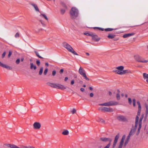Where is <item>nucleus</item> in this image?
<instances>
[{"label": "nucleus", "instance_id": "1", "mask_svg": "<svg viewBox=\"0 0 148 148\" xmlns=\"http://www.w3.org/2000/svg\"><path fill=\"white\" fill-rule=\"evenodd\" d=\"M137 104L138 105V112L137 115L136 116V120H135V127H136L138 123V130L137 132L136 133V135H138L140 132V129L141 127V125H142V119L143 118V115L141 116L140 117V119L139 120V121H138V119H139V117L138 116H140L141 110V107L140 104V103L139 101L137 102Z\"/></svg>", "mask_w": 148, "mask_h": 148}, {"label": "nucleus", "instance_id": "2", "mask_svg": "<svg viewBox=\"0 0 148 148\" xmlns=\"http://www.w3.org/2000/svg\"><path fill=\"white\" fill-rule=\"evenodd\" d=\"M124 66H120L116 67V69L113 70V72H115L116 73L122 75L125 74L127 73H130L131 72L128 70H123Z\"/></svg>", "mask_w": 148, "mask_h": 148}, {"label": "nucleus", "instance_id": "3", "mask_svg": "<svg viewBox=\"0 0 148 148\" xmlns=\"http://www.w3.org/2000/svg\"><path fill=\"white\" fill-rule=\"evenodd\" d=\"M63 46L68 51L76 55H78L77 53L74 50L73 48L66 42H64L63 43Z\"/></svg>", "mask_w": 148, "mask_h": 148}, {"label": "nucleus", "instance_id": "4", "mask_svg": "<svg viewBox=\"0 0 148 148\" xmlns=\"http://www.w3.org/2000/svg\"><path fill=\"white\" fill-rule=\"evenodd\" d=\"M78 11L75 7L72 8L70 11V14L72 18H75L78 15Z\"/></svg>", "mask_w": 148, "mask_h": 148}, {"label": "nucleus", "instance_id": "5", "mask_svg": "<svg viewBox=\"0 0 148 148\" xmlns=\"http://www.w3.org/2000/svg\"><path fill=\"white\" fill-rule=\"evenodd\" d=\"M135 60L139 62L146 63L148 62V60H145L144 58L138 55H136L134 56Z\"/></svg>", "mask_w": 148, "mask_h": 148}, {"label": "nucleus", "instance_id": "6", "mask_svg": "<svg viewBox=\"0 0 148 148\" xmlns=\"http://www.w3.org/2000/svg\"><path fill=\"white\" fill-rule=\"evenodd\" d=\"M118 103L115 101H111L99 104V105L104 106H111L118 105Z\"/></svg>", "mask_w": 148, "mask_h": 148}, {"label": "nucleus", "instance_id": "7", "mask_svg": "<svg viewBox=\"0 0 148 148\" xmlns=\"http://www.w3.org/2000/svg\"><path fill=\"white\" fill-rule=\"evenodd\" d=\"M78 72L79 74L84 77L87 80H89V79L87 77L85 71L82 67H80Z\"/></svg>", "mask_w": 148, "mask_h": 148}, {"label": "nucleus", "instance_id": "8", "mask_svg": "<svg viewBox=\"0 0 148 148\" xmlns=\"http://www.w3.org/2000/svg\"><path fill=\"white\" fill-rule=\"evenodd\" d=\"M98 110L102 111L111 112L113 111V110L111 108L101 107L98 108Z\"/></svg>", "mask_w": 148, "mask_h": 148}, {"label": "nucleus", "instance_id": "9", "mask_svg": "<svg viewBox=\"0 0 148 148\" xmlns=\"http://www.w3.org/2000/svg\"><path fill=\"white\" fill-rule=\"evenodd\" d=\"M125 136L124 135L122 137L120 142H119L118 148H123V145H124V142L125 138Z\"/></svg>", "mask_w": 148, "mask_h": 148}, {"label": "nucleus", "instance_id": "10", "mask_svg": "<svg viewBox=\"0 0 148 148\" xmlns=\"http://www.w3.org/2000/svg\"><path fill=\"white\" fill-rule=\"evenodd\" d=\"M117 119L121 121L125 122L128 121L127 119L125 117L121 115L118 116Z\"/></svg>", "mask_w": 148, "mask_h": 148}, {"label": "nucleus", "instance_id": "11", "mask_svg": "<svg viewBox=\"0 0 148 148\" xmlns=\"http://www.w3.org/2000/svg\"><path fill=\"white\" fill-rule=\"evenodd\" d=\"M120 136V135L119 134H118L116 136H115L114 140V142L113 143V144L112 145V148H114L116 145L117 143L118 142V140L119 139V137Z\"/></svg>", "mask_w": 148, "mask_h": 148}, {"label": "nucleus", "instance_id": "12", "mask_svg": "<svg viewBox=\"0 0 148 148\" xmlns=\"http://www.w3.org/2000/svg\"><path fill=\"white\" fill-rule=\"evenodd\" d=\"M33 128L35 130L39 129L41 127V124L38 122H35L33 124Z\"/></svg>", "mask_w": 148, "mask_h": 148}, {"label": "nucleus", "instance_id": "13", "mask_svg": "<svg viewBox=\"0 0 148 148\" xmlns=\"http://www.w3.org/2000/svg\"><path fill=\"white\" fill-rule=\"evenodd\" d=\"M138 126V123L137 126L136 127H135V126L134 127H133L130 132L129 135L131 136L133 135L134 134V132H135V131L136 130V129L137 128Z\"/></svg>", "mask_w": 148, "mask_h": 148}, {"label": "nucleus", "instance_id": "14", "mask_svg": "<svg viewBox=\"0 0 148 148\" xmlns=\"http://www.w3.org/2000/svg\"><path fill=\"white\" fill-rule=\"evenodd\" d=\"M55 88L63 90L66 89V87L64 85L59 84H56Z\"/></svg>", "mask_w": 148, "mask_h": 148}, {"label": "nucleus", "instance_id": "15", "mask_svg": "<svg viewBox=\"0 0 148 148\" xmlns=\"http://www.w3.org/2000/svg\"><path fill=\"white\" fill-rule=\"evenodd\" d=\"M143 78L144 80L148 83V74L144 73L143 74Z\"/></svg>", "mask_w": 148, "mask_h": 148}, {"label": "nucleus", "instance_id": "16", "mask_svg": "<svg viewBox=\"0 0 148 148\" xmlns=\"http://www.w3.org/2000/svg\"><path fill=\"white\" fill-rule=\"evenodd\" d=\"M31 5L34 8L36 12H39V10L37 5L36 4L34 3H32L31 4Z\"/></svg>", "mask_w": 148, "mask_h": 148}, {"label": "nucleus", "instance_id": "17", "mask_svg": "<svg viewBox=\"0 0 148 148\" xmlns=\"http://www.w3.org/2000/svg\"><path fill=\"white\" fill-rule=\"evenodd\" d=\"M100 139L101 140L104 142L108 141L110 143H111L112 141V139L109 138H100Z\"/></svg>", "mask_w": 148, "mask_h": 148}, {"label": "nucleus", "instance_id": "18", "mask_svg": "<svg viewBox=\"0 0 148 148\" xmlns=\"http://www.w3.org/2000/svg\"><path fill=\"white\" fill-rule=\"evenodd\" d=\"M91 36L92 37V39L94 40L97 41H99L100 40V38H98L97 35H94L92 34Z\"/></svg>", "mask_w": 148, "mask_h": 148}, {"label": "nucleus", "instance_id": "19", "mask_svg": "<svg viewBox=\"0 0 148 148\" xmlns=\"http://www.w3.org/2000/svg\"><path fill=\"white\" fill-rule=\"evenodd\" d=\"M48 85L53 87V88H55L56 84L53 83L51 82H48L47 83Z\"/></svg>", "mask_w": 148, "mask_h": 148}, {"label": "nucleus", "instance_id": "20", "mask_svg": "<svg viewBox=\"0 0 148 148\" xmlns=\"http://www.w3.org/2000/svg\"><path fill=\"white\" fill-rule=\"evenodd\" d=\"M130 136H131L129 135L127 136V138L126 139V140H125V143H124V147H125L126 146V145H127V144Z\"/></svg>", "mask_w": 148, "mask_h": 148}, {"label": "nucleus", "instance_id": "21", "mask_svg": "<svg viewBox=\"0 0 148 148\" xmlns=\"http://www.w3.org/2000/svg\"><path fill=\"white\" fill-rule=\"evenodd\" d=\"M1 67L6 68L7 69L10 70H11L12 69L11 67L3 64Z\"/></svg>", "mask_w": 148, "mask_h": 148}, {"label": "nucleus", "instance_id": "22", "mask_svg": "<svg viewBox=\"0 0 148 148\" xmlns=\"http://www.w3.org/2000/svg\"><path fill=\"white\" fill-rule=\"evenodd\" d=\"M134 34V33H129L126 34L124 35L123 36V37L124 38H126L129 37L133 35Z\"/></svg>", "mask_w": 148, "mask_h": 148}, {"label": "nucleus", "instance_id": "23", "mask_svg": "<svg viewBox=\"0 0 148 148\" xmlns=\"http://www.w3.org/2000/svg\"><path fill=\"white\" fill-rule=\"evenodd\" d=\"M40 16L41 17H43L45 18L46 20L48 21V19L46 15L45 14L43 13H41L40 15Z\"/></svg>", "mask_w": 148, "mask_h": 148}, {"label": "nucleus", "instance_id": "24", "mask_svg": "<svg viewBox=\"0 0 148 148\" xmlns=\"http://www.w3.org/2000/svg\"><path fill=\"white\" fill-rule=\"evenodd\" d=\"M69 133V131L67 130H64L62 133V134L64 135H67Z\"/></svg>", "mask_w": 148, "mask_h": 148}, {"label": "nucleus", "instance_id": "25", "mask_svg": "<svg viewBox=\"0 0 148 148\" xmlns=\"http://www.w3.org/2000/svg\"><path fill=\"white\" fill-rule=\"evenodd\" d=\"M30 69H34L36 70V67L35 65H34L33 63H30Z\"/></svg>", "mask_w": 148, "mask_h": 148}, {"label": "nucleus", "instance_id": "26", "mask_svg": "<svg viewBox=\"0 0 148 148\" xmlns=\"http://www.w3.org/2000/svg\"><path fill=\"white\" fill-rule=\"evenodd\" d=\"M39 21L43 27H45L46 26V24L45 23L44 21H43V20H39Z\"/></svg>", "mask_w": 148, "mask_h": 148}, {"label": "nucleus", "instance_id": "27", "mask_svg": "<svg viewBox=\"0 0 148 148\" xmlns=\"http://www.w3.org/2000/svg\"><path fill=\"white\" fill-rule=\"evenodd\" d=\"M97 121L101 123H104L105 122V121L103 119L101 118H99L98 120H97Z\"/></svg>", "mask_w": 148, "mask_h": 148}, {"label": "nucleus", "instance_id": "28", "mask_svg": "<svg viewBox=\"0 0 148 148\" xmlns=\"http://www.w3.org/2000/svg\"><path fill=\"white\" fill-rule=\"evenodd\" d=\"M115 35L113 34H109L108 36L109 38H113L115 37Z\"/></svg>", "mask_w": 148, "mask_h": 148}, {"label": "nucleus", "instance_id": "29", "mask_svg": "<svg viewBox=\"0 0 148 148\" xmlns=\"http://www.w3.org/2000/svg\"><path fill=\"white\" fill-rule=\"evenodd\" d=\"M43 67H41L40 68V70L39 73V75H41L42 74V72H43Z\"/></svg>", "mask_w": 148, "mask_h": 148}, {"label": "nucleus", "instance_id": "30", "mask_svg": "<svg viewBox=\"0 0 148 148\" xmlns=\"http://www.w3.org/2000/svg\"><path fill=\"white\" fill-rule=\"evenodd\" d=\"M36 55L39 58H41V59H43V57H42L40 56L39 55V54L38 53V52H37V51H34Z\"/></svg>", "mask_w": 148, "mask_h": 148}, {"label": "nucleus", "instance_id": "31", "mask_svg": "<svg viewBox=\"0 0 148 148\" xmlns=\"http://www.w3.org/2000/svg\"><path fill=\"white\" fill-rule=\"evenodd\" d=\"M114 29L113 28H108L105 29V30L106 32L110 31L113 30Z\"/></svg>", "mask_w": 148, "mask_h": 148}, {"label": "nucleus", "instance_id": "32", "mask_svg": "<svg viewBox=\"0 0 148 148\" xmlns=\"http://www.w3.org/2000/svg\"><path fill=\"white\" fill-rule=\"evenodd\" d=\"M145 107L146 108V115H147L148 114V106L147 105H146Z\"/></svg>", "mask_w": 148, "mask_h": 148}, {"label": "nucleus", "instance_id": "33", "mask_svg": "<svg viewBox=\"0 0 148 148\" xmlns=\"http://www.w3.org/2000/svg\"><path fill=\"white\" fill-rule=\"evenodd\" d=\"M48 71V69L46 68L44 70V74L45 75H46L47 74Z\"/></svg>", "mask_w": 148, "mask_h": 148}, {"label": "nucleus", "instance_id": "34", "mask_svg": "<svg viewBox=\"0 0 148 148\" xmlns=\"http://www.w3.org/2000/svg\"><path fill=\"white\" fill-rule=\"evenodd\" d=\"M116 99L117 100H119L120 99V95L119 93L116 94Z\"/></svg>", "mask_w": 148, "mask_h": 148}, {"label": "nucleus", "instance_id": "35", "mask_svg": "<svg viewBox=\"0 0 148 148\" xmlns=\"http://www.w3.org/2000/svg\"><path fill=\"white\" fill-rule=\"evenodd\" d=\"M133 105L134 106H136V100L135 99H133Z\"/></svg>", "mask_w": 148, "mask_h": 148}, {"label": "nucleus", "instance_id": "36", "mask_svg": "<svg viewBox=\"0 0 148 148\" xmlns=\"http://www.w3.org/2000/svg\"><path fill=\"white\" fill-rule=\"evenodd\" d=\"M145 130H146L147 133H148V125H146L145 127Z\"/></svg>", "mask_w": 148, "mask_h": 148}, {"label": "nucleus", "instance_id": "37", "mask_svg": "<svg viewBox=\"0 0 148 148\" xmlns=\"http://www.w3.org/2000/svg\"><path fill=\"white\" fill-rule=\"evenodd\" d=\"M128 100L129 103L130 104H131L132 103V101L131 99L130 98H129L128 99Z\"/></svg>", "mask_w": 148, "mask_h": 148}, {"label": "nucleus", "instance_id": "38", "mask_svg": "<svg viewBox=\"0 0 148 148\" xmlns=\"http://www.w3.org/2000/svg\"><path fill=\"white\" fill-rule=\"evenodd\" d=\"M84 35H85L87 36H92V34H90L89 33H84Z\"/></svg>", "mask_w": 148, "mask_h": 148}, {"label": "nucleus", "instance_id": "39", "mask_svg": "<svg viewBox=\"0 0 148 148\" xmlns=\"http://www.w3.org/2000/svg\"><path fill=\"white\" fill-rule=\"evenodd\" d=\"M56 73V71L55 70H53L52 72V75L53 76H54Z\"/></svg>", "mask_w": 148, "mask_h": 148}, {"label": "nucleus", "instance_id": "40", "mask_svg": "<svg viewBox=\"0 0 148 148\" xmlns=\"http://www.w3.org/2000/svg\"><path fill=\"white\" fill-rule=\"evenodd\" d=\"M65 12V10L64 9H62L61 10V13L63 14H64Z\"/></svg>", "mask_w": 148, "mask_h": 148}, {"label": "nucleus", "instance_id": "41", "mask_svg": "<svg viewBox=\"0 0 148 148\" xmlns=\"http://www.w3.org/2000/svg\"><path fill=\"white\" fill-rule=\"evenodd\" d=\"M111 143H109L104 148H109L110 147V145Z\"/></svg>", "mask_w": 148, "mask_h": 148}, {"label": "nucleus", "instance_id": "42", "mask_svg": "<svg viewBox=\"0 0 148 148\" xmlns=\"http://www.w3.org/2000/svg\"><path fill=\"white\" fill-rule=\"evenodd\" d=\"M15 37L16 38H17L19 37V34L18 33H16V34H15Z\"/></svg>", "mask_w": 148, "mask_h": 148}, {"label": "nucleus", "instance_id": "43", "mask_svg": "<svg viewBox=\"0 0 148 148\" xmlns=\"http://www.w3.org/2000/svg\"><path fill=\"white\" fill-rule=\"evenodd\" d=\"M71 112H72L73 114H74L76 112V110L75 109L73 108V110L71 111Z\"/></svg>", "mask_w": 148, "mask_h": 148}, {"label": "nucleus", "instance_id": "44", "mask_svg": "<svg viewBox=\"0 0 148 148\" xmlns=\"http://www.w3.org/2000/svg\"><path fill=\"white\" fill-rule=\"evenodd\" d=\"M20 60L19 59H17L16 61V62L17 64H19L20 62Z\"/></svg>", "mask_w": 148, "mask_h": 148}, {"label": "nucleus", "instance_id": "45", "mask_svg": "<svg viewBox=\"0 0 148 148\" xmlns=\"http://www.w3.org/2000/svg\"><path fill=\"white\" fill-rule=\"evenodd\" d=\"M36 64L38 65L39 66L40 64V62L39 60H37L36 61Z\"/></svg>", "mask_w": 148, "mask_h": 148}, {"label": "nucleus", "instance_id": "46", "mask_svg": "<svg viewBox=\"0 0 148 148\" xmlns=\"http://www.w3.org/2000/svg\"><path fill=\"white\" fill-rule=\"evenodd\" d=\"M5 52H4L2 54V58H3L5 57Z\"/></svg>", "mask_w": 148, "mask_h": 148}, {"label": "nucleus", "instance_id": "47", "mask_svg": "<svg viewBox=\"0 0 148 148\" xmlns=\"http://www.w3.org/2000/svg\"><path fill=\"white\" fill-rule=\"evenodd\" d=\"M12 52L11 51H10L9 52V53L8 54V57L9 58L11 56V55H12Z\"/></svg>", "mask_w": 148, "mask_h": 148}, {"label": "nucleus", "instance_id": "48", "mask_svg": "<svg viewBox=\"0 0 148 148\" xmlns=\"http://www.w3.org/2000/svg\"><path fill=\"white\" fill-rule=\"evenodd\" d=\"M74 83V80H72L71 82V84L72 85H73Z\"/></svg>", "mask_w": 148, "mask_h": 148}, {"label": "nucleus", "instance_id": "49", "mask_svg": "<svg viewBox=\"0 0 148 148\" xmlns=\"http://www.w3.org/2000/svg\"><path fill=\"white\" fill-rule=\"evenodd\" d=\"M94 94L93 93H91L90 94V97H92L93 96Z\"/></svg>", "mask_w": 148, "mask_h": 148}, {"label": "nucleus", "instance_id": "50", "mask_svg": "<svg viewBox=\"0 0 148 148\" xmlns=\"http://www.w3.org/2000/svg\"><path fill=\"white\" fill-rule=\"evenodd\" d=\"M30 146H24L23 147V148H30Z\"/></svg>", "mask_w": 148, "mask_h": 148}, {"label": "nucleus", "instance_id": "51", "mask_svg": "<svg viewBox=\"0 0 148 148\" xmlns=\"http://www.w3.org/2000/svg\"><path fill=\"white\" fill-rule=\"evenodd\" d=\"M97 28H98L99 30H101L102 31H103V28H99V27H97Z\"/></svg>", "mask_w": 148, "mask_h": 148}, {"label": "nucleus", "instance_id": "52", "mask_svg": "<svg viewBox=\"0 0 148 148\" xmlns=\"http://www.w3.org/2000/svg\"><path fill=\"white\" fill-rule=\"evenodd\" d=\"M68 79V78L67 77H65L64 79V81L65 82H66Z\"/></svg>", "mask_w": 148, "mask_h": 148}, {"label": "nucleus", "instance_id": "53", "mask_svg": "<svg viewBox=\"0 0 148 148\" xmlns=\"http://www.w3.org/2000/svg\"><path fill=\"white\" fill-rule=\"evenodd\" d=\"M64 71V70L63 69H61L60 71V73H62Z\"/></svg>", "mask_w": 148, "mask_h": 148}, {"label": "nucleus", "instance_id": "54", "mask_svg": "<svg viewBox=\"0 0 148 148\" xmlns=\"http://www.w3.org/2000/svg\"><path fill=\"white\" fill-rule=\"evenodd\" d=\"M80 90H81L82 91V92H83L84 91V88H81L80 89Z\"/></svg>", "mask_w": 148, "mask_h": 148}, {"label": "nucleus", "instance_id": "55", "mask_svg": "<svg viewBox=\"0 0 148 148\" xmlns=\"http://www.w3.org/2000/svg\"><path fill=\"white\" fill-rule=\"evenodd\" d=\"M89 88L90 90H93V88L91 87H89Z\"/></svg>", "mask_w": 148, "mask_h": 148}, {"label": "nucleus", "instance_id": "56", "mask_svg": "<svg viewBox=\"0 0 148 148\" xmlns=\"http://www.w3.org/2000/svg\"><path fill=\"white\" fill-rule=\"evenodd\" d=\"M86 54L88 56H89L90 55V54L86 52Z\"/></svg>", "mask_w": 148, "mask_h": 148}, {"label": "nucleus", "instance_id": "57", "mask_svg": "<svg viewBox=\"0 0 148 148\" xmlns=\"http://www.w3.org/2000/svg\"><path fill=\"white\" fill-rule=\"evenodd\" d=\"M45 65L47 66H49V64L48 63H45Z\"/></svg>", "mask_w": 148, "mask_h": 148}, {"label": "nucleus", "instance_id": "58", "mask_svg": "<svg viewBox=\"0 0 148 148\" xmlns=\"http://www.w3.org/2000/svg\"><path fill=\"white\" fill-rule=\"evenodd\" d=\"M3 63H1L0 61V66H1L2 65H3Z\"/></svg>", "mask_w": 148, "mask_h": 148}, {"label": "nucleus", "instance_id": "59", "mask_svg": "<svg viewBox=\"0 0 148 148\" xmlns=\"http://www.w3.org/2000/svg\"><path fill=\"white\" fill-rule=\"evenodd\" d=\"M109 94L110 95H112V93L111 92L109 91Z\"/></svg>", "mask_w": 148, "mask_h": 148}, {"label": "nucleus", "instance_id": "60", "mask_svg": "<svg viewBox=\"0 0 148 148\" xmlns=\"http://www.w3.org/2000/svg\"><path fill=\"white\" fill-rule=\"evenodd\" d=\"M24 60V59L23 58H21V61L23 62V61Z\"/></svg>", "mask_w": 148, "mask_h": 148}, {"label": "nucleus", "instance_id": "61", "mask_svg": "<svg viewBox=\"0 0 148 148\" xmlns=\"http://www.w3.org/2000/svg\"><path fill=\"white\" fill-rule=\"evenodd\" d=\"M30 148H35L34 147H33L32 146H30Z\"/></svg>", "mask_w": 148, "mask_h": 148}, {"label": "nucleus", "instance_id": "62", "mask_svg": "<svg viewBox=\"0 0 148 148\" xmlns=\"http://www.w3.org/2000/svg\"><path fill=\"white\" fill-rule=\"evenodd\" d=\"M121 96H122V97L124 96V94H121Z\"/></svg>", "mask_w": 148, "mask_h": 148}, {"label": "nucleus", "instance_id": "63", "mask_svg": "<svg viewBox=\"0 0 148 148\" xmlns=\"http://www.w3.org/2000/svg\"><path fill=\"white\" fill-rule=\"evenodd\" d=\"M125 96L126 97H127V95H125Z\"/></svg>", "mask_w": 148, "mask_h": 148}, {"label": "nucleus", "instance_id": "64", "mask_svg": "<svg viewBox=\"0 0 148 148\" xmlns=\"http://www.w3.org/2000/svg\"><path fill=\"white\" fill-rule=\"evenodd\" d=\"M83 87H86V86L85 85H84L83 86Z\"/></svg>", "mask_w": 148, "mask_h": 148}]
</instances>
